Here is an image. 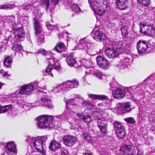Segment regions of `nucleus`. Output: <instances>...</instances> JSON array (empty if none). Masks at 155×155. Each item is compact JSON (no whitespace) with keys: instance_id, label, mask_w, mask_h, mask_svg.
Listing matches in <instances>:
<instances>
[{"instance_id":"f257e3e1","label":"nucleus","mask_w":155,"mask_h":155,"mask_svg":"<svg viewBox=\"0 0 155 155\" xmlns=\"http://www.w3.org/2000/svg\"><path fill=\"white\" fill-rule=\"evenodd\" d=\"M36 119L38 127L49 130L54 118L52 116L43 115L37 117Z\"/></svg>"},{"instance_id":"f03ea898","label":"nucleus","mask_w":155,"mask_h":155,"mask_svg":"<svg viewBox=\"0 0 155 155\" xmlns=\"http://www.w3.org/2000/svg\"><path fill=\"white\" fill-rule=\"evenodd\" d=\"M33 23L34 27V33L37 36V40L38 44L40 45L44 43L45 36L41 24L37 18H35L33 19Z\"/></svg>"},{"instance_id":"7ed1b4c3","label":"nucleus","mask_w":155,"mask_h":155,"mask_svg":"<svg viewBox=\"0 0 155 155\" xmlns=\"http://www.w3.org/2000/svg\"><path fill=\"white\" fill-rule=\"evenodd\" d=\"M48 58L49 64L46 69L45 71L48 74H51V75L53 77V75L51 72V70L54 69L59 72L61 70V66L58 62L59 61L55 59L53 57H51Z\"/></svg>"},{"instance_id":"20e7f679","label":"nucleus","mask_w":155,"mask_h":155,"mask_svg":"<svg viewBox=\"0 0 155 155\" xmlns=\"http://www.w3.org/2000/svg\"><path fill=\"white\" fill-rule=\"evenodd\" d=\"M33 90L34 88L31 84L24 85L21 87L20 89L17 91L14 94H12V96L14 97V100H17L18 99L17 96L18 95L21 94L30 95Z\"/></svg>"},{"instance_id":"39448f33","label":"nucleus","mask_w":155,"mask_h":155,"mask_svg":"<svg viewBox=\"0 0 155 155\" xmlns=\"http://www.w3.org/2000/svg\"><path fill=\"white\" fill-rule=\"evenodd\" d=\"M93 118L97 120V126L101 132L100 136H104L107 133V124L106 121L104 118L99 117L96 114H94Z\"/></svg>"},{"instance_id":"423d86ee","label":"nucleus","mask_w":155,"mask_h":155,"mask_svg":"<svg viewBox=\"0 0 155 155\" xmlns=\"http://www.w3.org/2000/svg\"><path fill=\"white\" fill-rule=\"evenodd\" d=\"M120 151L126 154L122 155H137L138 154V151L137 148L132 145H127L121 146L120 149Z\"/></svg>"},{"instance_id":"0eeeda50","label":"nucleus","mask_w":155,"mask_h":155,"mask_svg":"<svg viewBox=\"0 0 155 155\" xmlns=\"http://www.w3.org/2000/svg\"><path fill=\"white\" fill-rule=\"evenodd\" d=\"M12 34L15 41H20L23 40L25 36V32L22 27L17 28L15 27V29H12L11 33Z\"/></svg>"},{"instance_id":"6e6552de","label":"nucleus","mask_w":155,"mask_h":155,"mask_svg":"<svg viewBox=\"0 0 155 155\" xmlns=\"http://www.w3.org/2000/svg\"><path fill=\"white\" fill-rule=\"evenodd\" d=\"M113 126L118 137L120 138H123L125 137V130L120 122L117 121H115L113 123Z\"/></svg>"},{"instance_id":"1a4fd4ad","label":"nucleus","mask_w":155,"mask_h":155,"mask_svg":"<svg viewBox=\"0 0 155 155\" xmlns=\"http://www.w3.org/2000/svg\"><path fill=\"white\" fill-rule=\"evenodd\" d=\"M133 108L130 102L121 104L117 107V112L118 114H123L130 112Z\"/></svg>"},{"instance_id":"9d476101","label":"nucleus","mask_w":155,"mask_h":155,"mask_svg":"<svg viewBox=\"0 0 155 155\" xmlns=\"http://www.w3.org/2000/svg\"><path fill=\"white\" fill-rule=\"evenodd\" d=\"M97 64L101 69L107 70L109 68L110 63L104 56L99 55L96 58Z\"/></svg>"},{"instance_id":"9b49d317","label":"nucleus","mask_w":155,"mask_h":155,"mask_svg":"<svg viewBox=\"0 0 155 155\" xmlns=\"http://www.w3.org/2000/svg\"><path fill=\"white\" fill-rule=\"evenodd\" d=\"M75 98H74L68 100L66 103L67 108L64 111V112L61 114L55 116V117L57 118H59L61 120H67L68 118L69 115L70 114L71 111V110L69 107H70V105L71 103H72L73 102L75 101Z\"/></svg>"},{"instance_id":"f8f14e48","label":"nucleus","mask_w":155,"mask_h":155,"mask_svg":"<svg viewBox=\"0 0 155 155\" xmlns=\"http://www.w3.org/2000/svg\"><path fill=\"white\" fill-rule=\"evenodd\" d=\"M103 3L102 2H97V1L93 2L91 4V6L93 5V10L95 13L99 16H101L105 12L104 8L102 7Z\"/></svg>"},{"instance_id":"ddd939ff","label":"nucleus","mask_w":155,"mask_h":155,"mask_svg":"<svg viewBox=\"0 0 155 155\" xmlns=\"http://www.w3.org/2000/svg\"><path fill=\"white\" fill-rule=\"evenodd\" d=\"M148 48V44L144 40H139L137 44V48L138 53L141 55L144 54Z\"/></svg>"},{"instance_id":"4468645a","label":"nucleus","mask_w":155,"mask_h":155,"mask_svg":"<svg viewBox=\"0 0 155 155\" xmlns=\"http://www.w3.org/2000/svg\"><path fill=\"white\" fill-rule=\"evenodd\" d=\"M63 141L65 145L70 147L73 146L78 142L76 137L70 135L64 136L63 137Z\"/></svg>"},{"instance_id":"2eb2a0df","label":"nucleus","mask_w":155,"mask_h":155,"mask_svg":"<svg viewBox=\"0 0 155 155\" xmlns=\"http://www.w3.org/2000/svg\"><path fill=\"white\" fill-rule=\"evenodd\" d=\"M38 92L40 95H43L41 101L43 103L44 106L48 108L53 109L54 106L52 104L51 100L49 99L46 96V93L38 90Z\"/></svg>"},{"instance_id":"dca6fc26","label":"nucleus","mask_w":155,"mask_h":155,"mask_svg":"<svg viewBox=\"0 0 155 155\" xmlns=\"http://www.w3.org/2000/svg\"><path fill=\"white\" fill-rule=\"evenodd\" d=\"M6 150L9 155H14L17 153L16 146L13 142L7 143L6 145Z\"/></svg>"},{"instance_id":"f3484780","label":"nucleus","mask_w":155,"mask_h":155,"mask_svg":"<svg viewBox=\"0 0 155 155\" xmlns=\"http://www.w3.org/2000/svg\"><path fill=\"white\" fill-rule=\"evenodd\" d=\"M43 144L42 142L37 139L36 138L32 143H31V147L33 150L34 151H35L36 150L38 151H42L43 150Z\"/></svg>"},{"instance_id":"a211bd4d","label":"nucleus","mask_w":155,"mask_h":155,"mask_svg":"<svg viewBox=\"0 0 155 155\" xmlns=\"http://www.w3.org/2000/svg\"><path fill=\"white\" fill-rule=\"evenodd\" d=\"M125 94V91L120 88H115L112 90V94L115 99H120L123 98Z\"/></svg>"},{"instance_id":"6ab92c4d","label":"nucleus","mask_w":155,"mask_h":155,"mask_svg":"<svg viewBox=\"0 0 155 155\" xmlns=\"http://www.w3.org/2000/svg\"><path fill=\"white\" fill-rule=\"evenodd\" d=\"M64 86L68 90L77 87L79 85V82L76 80H68L63 83Z\"/></svg>"},{"instance_id":"aec40b11","label":"nucleus","mask_w":155,"mask_h":155,"mask_svg":"<svg viewBox=\"0 0 155 155\" xmlns=\"http://www.w3.org/2000/svg\"><path fill=\"white\" fill-rule=\"evenodd\" d=\"M62 148L61 143L55 140H52L49 144V148L51 150L56 152L58 150H60Z\"/></svg>"},{"instance_id":"412c9836","label":"nucleus","mask_w":155,"mask_h":155,"mask_svg":"<svg viewBox=\"0 0 155 155\" xmlns=\"http://www.w3.org/2000/svg\"><path fill=\"white\" fill-rule=\"evenodd\" d=\"M93 37L94 39L99 42L103 41L106 38L105 34L99 30L94 32Z\"/></svg>"},{"instance_id":"4be33fe9","label":"nucleus","mask_w":155,"mask_h":155,"mask_svg":"<svg viewBox=\"0 0 155 155\" xmlns=\"http://www.w3.org/2000/svg\"><path fill=\"white\" fill-rule=\"evenodd\" d=\"M66 57V61L69 66L74 67L75 68L78 67L77 65V63L75 59L74 58L73 53L67 55Z\"/></svg>"},{"instance_id":"5701e85b","label":"nucleus","mask_w":155,"mask_h":155,"mask_svg":"<svg viewBox=\"0 0 155 155\" xmlns=\"http://www.w3.org/2000/svg\"><path fill=\"white\" fill-rule=\"evenodd\" d=\"M116 7L120 10H124L127 8V0H115Z\"/></svg>"},{"instance_id":"b1692460","label":"nucleus","mask_w":155,"mask_h":155,"mask_svg":"<svg viewBox=\"0 0 155 155\" xmlns=\"http://www.w3.org/2000/svg\"><path fill=\"white\" fill-rule=\"evenodd\" d=\"M13 57L12 56H5L3 61L4 65L7 68H11L13 62Z\"/></svg>"},{"instance_id":"393cba45","label":"nucleus","mask_w":155,"mask_h":155,"mask_svg":"<svg viewBox=\"0 0 155 155\" xmlns=\"http://www.w3.org/2000/svg\"><path fill=\"white\" fill-rule=\"evenodd\" d=\"M129 61V58L127 57H124L123 58L121 59L120 64H114L115 66L120 67V69H125L127 67V65Z\"/></svg>"},{"instance_id":"a878e982","label":"nucleus","mask_w":155,"mask_h":155,"mask_svg":"<svg viewBox=\"0 0 155 155\" xmlns=\"http://www.w3.org/2000/svg\"><path fill=\"white\" fill-rule=\"evenodd\" d=\"M20 41H15L12 40V44L13 45L12 49L18 52L21 53L23 50L22 48L20 43Z\"/></svg>"},{"instance_id":"bb28decb","label":"nucleus","mask_w":155,"mask_h":155,"mask_svg":"<svg viewBox=\"0 0 155 155\" xmlns=\"http://www.w3.org/2000/svg\"><path fill=\"white\" fill-rule=\"evenodd\" d=\"M6 20L7 21L11 26L12 29H15L16 26L15 18L13 16H8L6 17Z\"/></svg>"},{"instance_id":"cd10ccee","label":"nucleus","mask_w":155,"mask_h":155,"mask_svg":"<svg viewBox=\"0 0 155 155\" xmlns=\"http://www.w3.org/2000/svg\"><path fill=\"white\" fill-rule=\"evenodd\" d=\"M65 48L66 47L64 44L60 42L57 44L56 46L54 48L53 50L58 53H61L64 51Z\"/></svg>"},{"instance_id":"c85d7f7f","label":"nucleus","mask_w":155,"mask_h":155,"mask_svg":"<svg viewBox=\"0 0 155 155\" xmlns=\"http://www.w3.org/2000/svg\"><path fill=\"white\" fill-rule=\"evenodd\" d=\"M77 115L80 119L83 120V121L85 123H89L91 121V117L90 115L84 116L82 114L79 113L77 114Z\"/></svg>"},{"instance_id":"c756f323","label":"nucleus","mask_w":155,"mask_h":155,"mask_svg":"<svg viewBox=\"0 0 155 155\" xmlns=\"http://www.w3.org/2000/svg\"><path fill=\"white\" fill-rule=\"evenodd\" d=\"M144 35H146L148 36H152L155 34V28L153 27L151 25H150V27H148Z\"/></svg>"},{"instance_id":"7c9ffc66","label":"nucleus","mask_w":155,"mask_h":155,"mask_svg":"<svg viewBox=\"0 0 155 155\" xmlns=\"http://www.w3.org/2000/svg\"><path fill=\"white\" fill-rule=\"evenodd\" d=\"M81 137L87 142L90 143H93L95 141L94 138L89 136L87 133L83 132L81 135Z\"/></svg>"},{"instance_id":"2f4dec72","label":"nucleus","mask_w":155,"mask_h":155,"mask_svg":"<svg viewBox=\"0 0 155 155\" xmlns=\"http://www.w3.org/2000/svg\"><path fill=\"white\" fill-rule=\"evenodd\" d=\"M104 54L110 58H112L116 57L113 48L112 49L107 48L104 51Z\"/></svg>"},{"instance_id":"473e14b6","label":"nucleus","mask_w":155,"mask_h":155,"mask_svg":"<svg viewBox=\"0 0 155 155\" xmlns=\"http://www.w3.org/2000/svg\"><path fill=\"white\" fill-rule=\"evenodd\" d=\"M90 97L94 100L98 99L99 100H106L107 99V97L103 95H94L90 94L89 95Z\"/></svg>"},{"instance_id":"72a5a7b5","label":"nucleus","mask_w":155,"mask_h":155,"mask_svg":"<svg viewBox=\"0 0 155 155\" xmlns=\"http://www.w3.org/2000/svg\"><path fill=\"white\" fill-rule=\"evenodd\" d=\"M150 25L149 24H143L141 22H140L139 27L140 31L141 33L144 35L148 27H150Z\"/></svg>"},{"instance_id":"f704fd0d","label":"nucleus","mask_w":155,"mask_h":155,"mask_svg":"<svg viewBox=\"0 0 155 155\" xmlns=\"http://www.w3.org/2000/svg\"><path fill=\"white\" fill-rule=\"evenodd\" d=\"M12 108V104L4 106L0 105V114L5 113L8 110H10Z\"/></svg>"},{"instance_id":"c9c22d12","label":"nucleus","mask_w":155,"mask_h":155,"mask_svg":"<svg viewBox=\"0 0 155 155\" xmlns=\"http://www.w3.org/2000/svg\"><path fill=\"white\" fill-rule=\"evenodd\" d=\"M82 65L80 68L82 69L88 68L90 66V62L89 60L86 59H83L81 60Z\"/></svg>"},{"instance_id":"e433bc0d","label":"nucleus","mask_w":155,"mask_h":155,"mask_svg":"<svg viewBox=\"0 0 155 155\" xmlns=\"http://www.w3.org/2000/svg\"><path fill=\"white\" fill-rule=\"evenodd\" d=\"M13 36L12 34H10L7 37H6L3 40V42L2 43H4V44H8V42L10 41V42L12 43V40H14V38L13 39Z\"/></svg>"},{"instance_id":"4c0bfd02","label":"nucleus","mask_w":155,"mask_h":155,"mask_svg":"<svg viewBox=\"0 0 155 155\" xmlns=\"http://www.w3.org/2000/svg\"><path fill=\"white\" fill-rule=\"evenodd\" d=\"M41 4L42 6L45 8L46 11L49 8L50 5V1L49 0H42Z\"/></svg>"},{"instance_id":"58836bf2","label":"nucleus","mask_w":155,"mask_h":155,"mask_svg":"<svg viewBox=\"0 0 155 155\" xmlns=\"http://www.w3.org/2000/svg\"><path fill=\"white\" fill-rule=\"evenodd\" d=\"M15 7V5L12 4H5L0 6V9H12Z\"/></svg>"},{"instance_id":"ea45409f","label":"nucleus","mask_w":155,"mask_h":155,"mask_svg":"<svg viewBox=\"0 0 155 155\" xmlns=\"http://www.w3.org/2000/svg\"><path fill=\"white\" fill-rule=\"evenodd\" d=\"M120 30L122 36L126 37L128 34L127 28L125 26H122L120 28Z\"/></svg>"},{"instance_id":"a19ab883","label":"nucleus","mask_w":155,"mask_h":155,"mask_svg":"<svg viewBox=\"0 0 155 155\" xmlns=\"http://www.w3.org/2000/svg\"><path fill=\"white\" fill-rule=\"evenodd\" d=\"M71 8L73 11L76 13H78L81 11V10L77 4H73L71 5Z\"/></svg>"},{"instance_id":"79ce46f5","label":"nucleus","mask_w":155,"mask_h":155,"mask_svg":"<svg viewBox=\"0 0 155 155\" xmlns=\"http://www.w3.org/2000/svg\"><path fill=\"white\" fill-rule=\"evenodd\" d=\"M138 2L143 5L147 7L150 4L151 1L150 0H141Z\"/></svg>"},{"instance_id":"37998d69","label":"nucleus","mask_w":155,"mask_h":155,"mask_svg":"<svg viewBox=\"0 0 155 155\" xmlns=\"http://www.w3.org/2000/svg\"><path fill=\"white\" fill-rule=\"evenodd\" d=\"M46 26L49 29L53 30H57L58 29V28L57 26L51 25L48 21H47L46 22Z\"/></svg>"},{"instance_id":"c03bdc74","label":"nucleus","mask_w":155,"mask_h":155,"mask_svg":"<svg viewBox=\"0 0 155 155\" xmlns=\"http://www.w3.org/2000/svg\"><path fill=\"white\" fill-rule=\"evenodd\" d=\"M32 84V86L34 89H38V88H41L43 89H45L46 88L45 86H44V88L41 87L38 84L37 81H35L33 82Z\"/></svg>"},{"instance_id":"a18cd8bd","label":"nucleus","mask_w":155,"mask_h":155,"mask_svg":"<svg viewBox=\"0 0 155 155\" xmlns=\"http://www.w3.org/2000/svg\"><path fill=\"white\" fill-rule=\"evenodd\" d=\"M113 48L116 57L119 54H120L123 52L124 51V50L123 48H115V47H113Z\"/></svg>"},{"instance_id":"49530a36","label":"nucleus","mask_w":155,"mask_h":155,"mask_svg":"<svg viewBox=\"0 0 155 155\" xmlns=\"http://www.w3.org/2000/svg\"><path fill=\"white\" fill-rule=\"evenodd\" d=\"M124 120L127 123L131 124H134L135 123V121L134 119L132 117H128L124 118Z\"/></svg>"},{"instance_id":"de8ad7c7","label":"nucleus","mask_w":155,"mask_h":155,"mask_svg":"<svg viewBox=\"0 0 155 155\" xmlns=\"http://www.w3.org/2000/svg\"><path fill=\"white\" fill-rule=\"evenodd\" d=\"M93 74L100 79L102 78V75L101 72L97 71H94L93 73Z\"/></svg>"},{"instance_id":"09e8293b","label":"nucleus","mask_w":155,"mask_h":155,"mask_svg":"<svg viewBox=\"0 0 155 155\" xmlns=\"http://www.w3.org/2000/svg\"><path fill=\"white\" fill-rule=\"evenodd\" d=\"M84 42L83 39H81L79 44L78 45V48L80 49L85 50V46L84 45Z\"/></svg>"},{"instance_id":"8fccbe9b","label":"nucleus","mask_w":155,"mask_h":155,"mask_svg":"<svg viewBox=\"0 0 155 155\" xmlns=\"http://www.w3.org/2000/svg\"><path fill=\"white\" fill-rule=\"evenodd\" d=\"M36 137H31L30 136H28L26 139V140L30 143V145L31 146V143H32L36 139Z\"/></svg>"},{"instance_id":"3c124183","label":"nucleus","mask_w":155,"mask_h":155,"mask_svg":"<svg viewBox=\"0 0 155 155\" xmlns=\"http://www.w3.org/2000/svg\"><path fill=\"white\" fill-rule=\"evenodd\" d=\"M39 139H38V140L41 141L42 142V143L43 145H44V143L47 140V136L39 137Z\"/></svg>"},{"instance_id":"603ef678","label":"nucleus","mask_w":155,"mask_h":155,"mask_svg":"<svg viewBox=\"0 0 155 155\" xmlns=\"http://www.w3.org/2000/svg\"><path fill=\"white\" fill-rule=\"evenodd\" d=\"M109 85L110 86L109 89L112 91V90H112V89L115 87L117 85V83L115 81H113L111 83H110Z\"/></svg>"},{"instance_id":"864d4df0","label":"nucleus","mask_w":155,"mask_h":155,"mask_svg":"<svg viewBox=\"0 0 155 155\" xmlns=\"http://www.w3.org/2000/svg\"><path fill=\"white\" fill-rule=\"evenodd\" d=\"M87 68V70H86L85 71V73L86 74H90L92 72H93L94 71H93L94 69L93 68L90 67V66L88 68Z\"/></svg>"},{"instance_id":"5fc2aeb1","label":"nucleus","mask_w":155,"mask_h":155,"mask_svg":"<svg viewBox=\"0 0 155 155\" xmlns=\"http://www.w3.org/2000/svg\"><path fill=\"white\" fill-rule=\"evenodd\" d=\"M64 33H61V34H58V37L60 39L62 40L64 39Z\"/></svg>"},{"instance_id":"6e6d98bb","label":"nucleus","mask_w":155,"mask_h":155,"mask_svg":"<svg viewBox=\"0 0 155 155\" xmlns=\"http://www.w3.org/2000/svg\"><path fill=\"white\" fill-rule=\"evenodd\" d=\"M84 45L85 47V50H86V49H88L90 48L91 47V44L90 43L88 42L87 43H85L84 42Z\"/></svg>"},{"instance_id":"4d7b16f0","label":"nucleus","mask_w":155,"mask_h":155,"mask_svg":"<svg viewBox=\"0 0 155 155\" xmlns=\"http://www.w3.org/2000/svg\"><path fill=\"white\" fill-rule=\"evenodd\" d=\"M32 6V5L31 4H28L27 5H25L23 9L24 10H28L30 8L31 6Z\"/></svg>"},{"instance_id":"13d9d810","label":"nucleus","mask_w":155,"mask_h":155,"mask_svg":"<svg viewBox=\"0 0 155 155\" xmlns=\"http://www.w3.org/2000/svg\"><path fill=\"white\" fill-rule=\"evenodd\" d=\"M115 47V48L120 49L123 48L122 45H118L117 44V43L114 46Z\"/></svg>"},{"instance_id":"bf43d9fd","label":"nucleus","mask_w":155,"mask_h":155,"mask_svg":"<svg viewBox=\"0 0 155 155\" xmlns=\"http://www.w3.org/2000/svg\"><path fill=\"white\" fill-rule=\"evenodd\" d=\"M90 104L89 102L88 101H84L82 103V105L83 106H87V105H88Z\"/></svg>"},{"instance_id":"052dcab7","label":"nucleus","mask_w":155,"mask_h":155,"mask_svg":"<svg viewBox=\"0 0 155 155\" xmlns=\"http://www.w3.org/2000/svg\"><path fill=\"white\" fill-rule=\"evenodd\" d=\"M69 123L71 124V125L70 126V128L71 129H74L75 130V127H74V123L73 122H70Z\"/></svg>"},{"instance_id":"680f3d73","label":"nucleus","mask_w":155,"mask_h":155,"mask_svg":"<svg viewBox=\"0 0 155 155\" xmlns=\"http://www.w3.org/2000/svg\"><path fill=\"white\" fill-rule=\"evenodd\" d=\"M4 77L6 78L7 79H8V77L10 76V74H7V72H5L3 74Z\"/></svg>"},{"instance_id":"e2e57ef3","label":"nucleus","mask_w":155,"mask_h":155,"mask_svg":"<svg viewBox=\"0 0 155 155\" xmlns=\"http://www.w3.org/2000/svg\"><path fill=\"white\" fill-rule=\"evenodd\" d=\"M61 155H68V152L66 150H65V151H62L61 152Z\"/></svg>"},{"instance_id":"0e129e2a","label":"nucleus","mask_w":155,"mask_h":155,"mask_svg":"<svg viewBox=\"0 0 155 155\" xmlns=\"http://www.w3.org/2000/svg\"><path fill=\"white\" fill-rule=\"evenodd\" d=\"M39 53H41L42 54L44 55H46L47 54V52L44 50L38 52Z\"/></svg>"},{"instance_id":"69168bd1","label":"nucleus","mask_w":155,"mask_h":155,"mask_svg":"<svg viewBox=\"0 0 155 155\" xmlns=\"http://www.w3.org/2000/svg\"><path fill=\"white\" fill-rule=\"evenodd\" d=\"M38 151L41 152L42 153V155H46V153L45 152V151L44 149L42 151Z\"/></svg>"},{"instance_id":"338daca9","label":"nucleus","mask_w":155,"mask_h":155,"mask_svg":"<svg viewBox=\"0 0 155 155\" xmlns=\"http://www.w3.org/2000/svg\"><path fill=\"white\" fill-rule=\"evenodd\" d=\"M83 155H92L90 153H83Z\"/></svg>"},{"instance_id":"774afa93","label":"nucleus","mask_w":155,"mask_h":155,"mask_svg":"<svg viewBox=\"0 0 155 155\" xmlns=\"http://www.w3.org/2000/svg\"><path fill=\"white\" fill-rule=\"evenodd\" d=\"M152 120L153 123H155V117H153Z\"/></svg>"}]
</instances>
